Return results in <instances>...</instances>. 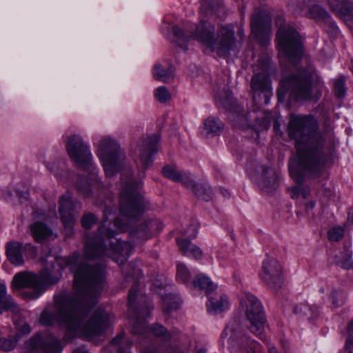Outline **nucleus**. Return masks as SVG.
<instances>
[{
    "mask_svg": "<svg viewBox=\"0 0 353 353\" xmlns=\"http://www.w3.org/2000/svg\"><path fill=\"white\" fill-rule=\"evenodd\" d=\"M112 210L107 208L103 212V221L99 228V234L88 239L84 249V260L79 263L80 254L74 252L65 259V265L74 273V293L63 292L54 296L53 303L42 311L39 323L51 326L57 323L68 332L81 334L89 341L103 335L111 324V315L103 309H97L83 325L90 309L99 301V296L105 283V268L101 264L92 265L90 261L103 255H110L107 249L108 241L110 250L122 254L126 243L114 236L115 230L108 227L109 216Z\"/></svg>",
    "mask_w": 353,
    "mask_h": 353,
    "instance_id": "f257e3e1",
    "label": "nucleus"
},
{
    "mask_svg": "<svg viewBox=\"0 0 353 353\" xmlns=\"http://www.w3.org/2000/svg\"><path fill=\"white\" fill-rule=\"evenodd\" d=\"M288 134L295 141L296 154L290 159L289 171L299 183L318 176L325 163V137L312 115L291 114Z\"/></svg>",
    "mask_w": 353,
    "mask_h": 353,
    "instance_id": "f03ea898",
    "label": "nucleus"
},
{
    "mask_svg": "<svg viewBox=\"0 0 353 353\" xmlns=\"http://www.w3.org/2000/svg\"><path fill=\"white\" fill-rule=\"evenodd\" d=\"M172 31L174 37L173 42L180 48L185 50L189 41L196 40L210 52H216L221 57L229 54L235 42L234 30L229 26H221L219 28L218 42L215 37V23L204 17H201L192 31H183L176 26L172 27Z\"/></svg>",
    "mask_w": 353,
    "mask_h": 353,
    "instance_id": "7ed1b4c3",
    "label": "nucleus"
},
{
    "mask_svg": "<svg viewBox=\"0 0 353 353\" xmlns=\"http://www.w3.org/2000/svg\"><path fill=\"white\" fill-rule=\"evenodd\" d=\"M323 83L312 68L296 74L283 77L277 90L279 101H283L286 94L296 101H317L321 96Z\"/></svg>",
    "mask_w": 353,
    "mask_h": 353,
    "instance_id": "20e7f679",
    "label": "nucleus"
},
{
    "mask_svg": "<svg viewBox=\"0 0 353 353\" xmlns=\"http://www.w3.org/2000/svg\"><path fill=\"white\" fill-rule=\"evenodd\" d=\"M66 150L71 159L78 168L88 170L89 179L79 176L76 187L84 196L88 197L94 187L100 188V181L97 176L95 168L92 165V154L89 146L79 134H71L66 140Z\"/></svg>",
    "mask_w": 353,
    "mask_h": 353,
    "instance_id": "39448f33",
    "label": "nucleus"
},
{
    "mask_svg": "<svg viewBox=\"0 0 353 353\" xmlns=\"http://www.w3.org/2000/svg\"><path fill=\"white\" fill-rule=\"evenodd\" d=\"M123 185L121 191L120 213L125 220L120 217L114 219V226L121 232L125 231L132 221L137 220L143 213L145 206L142 196L139 193L141 185L136 182L131 175L125 179L121 178Z\"/></svg>",
    "mask_w": 353,
    "mask_h": 353,
    "instance_id": "423d86ee",
    "label": "nucleus"
},
{
    "mask_svg": "<svg viewBox=\"0 0 353 353\" xmlns=\"http://www.w3.org/2000/svg\"><path fill=\"white\" fill-rule=\"evenodd\" d=\"M59 277L51 274L47 270L41 271L38 275L32 272H21L17 274L12 280L13 289L24 288L21 294L28 299H37L50 285L59 282Z\"/></svg>",
    "mask_w": 353,
    "mask_h": 353,
    "instance_id": "0eeeda50",
    "label": "nucleus"
},
{
    "mask_svg": "<svg viewBox=\"0 0 353 353\" xmlns=\"http://www.w3.org/2000/svg\"><path fill=\"white\" fill-rule=\"evenodd\" d=\"M276 40L279 54H282L292 65H296L303 54L302 40L298 32L289 25L280 24Z\"/></svg>",
    "mask_w": 353,
    "mask_h": 353,
    "instance_id": "6e6552de",
    "label": "nucleus"
},
{
    "mask_svg": "<svg viewBox=\"0 0 353 353\" xmlns=\"http://www.w3.org/2000/svg\"><path fill=\"white\" fill-rule=\"evenodd\" d=\"M241 330L239 319L230 321L221 334L223 345L231 353H260V345L246 335H240Z\"/></svg>",
    "mask_w": 353,
    "mask_h": 353,
    "instance_id": "1a4fd4ad",
    "label": "nucleus"
},
{
    "mask_svg": "<svg viewBox=\"0 0 353 353\" xmlns=\"http://www.w3.org/2000/svg\"><path fill=\"white\" fill-rule=\"evenodd\" d=\"M241 309L250 322L249 329L256 336L263 338L265 315L259 299L247 291H242L239 294Z\"/></svg>",
    "mask_w": 353,
    "mask_h": 353,
    "instance_id": "9d476101",
    "label": "nucleus"
},
{
    "mask_svg": "<svg viewBox=\"0 0 353 353\" xmlns=\"http://www.w3.org/2000/svg\"><path fill=\"white\" fill-rule=\"evenodd\" d=\"M98 156L107 176L116 174L124 165L125 154L118 143L110 137H103L98 143Z\"/></svg>",
    "mask_w": 353,
    "mask_h": 353,
    "instance_id": "9b49d317",
    "label": "nucleus"
},
{
    "mask_svg": "<svg viewBox=\"0 0 353 353\" xmlns=\"http://www.w3.org/2000/svg\"><path fill=\"white\" fill-rule=\"evenodd\" d=\"M323 0H289L288 6L295 13L307 16L316 21H325L331 16L326 9L318 3Z\"/></svg>",
    "mask_w": 353,
    "mask_h": 353,
    "instance_id": "f8f14e48",
    "label": "nucleus"
},
{
    "mask_svg": "<svg viewBox=\"0 0 353 353\" xmlns=\"http://www.w3.org/2000/svg\"><path fill=\"white\" fill-rule=\"evenodd\" d=\"M27 353H61L60 341L50 334L37 333L26 343Z\"/></svg>",
    "mask_w": 353,
    "mask_h": 353,
    "instance_id": "ddd939ff",
    "label": "nucleus"
},
{
    "mask_svg": "<svg viewBox=\"0 0 353 353\" xmlns=\"http://www.w3.org/2000/svg\"><path fill=\"white\" fill-rule=\"evenodd\" d=\"M250 26L254 39L263 46L268 45L271 35V20L268 14L256 10L251 17Z\"/></svg>",
    "mask_w": 353,
    "mask_h": 353,
    "instance_id": "4468645a",
    "label": "nucleus"
},
{
    "mask_svg": "<svg viewBox=\"0 0 353 353\" xmlns=\"http://www.w3.org/2000/svg\"><path fill=\"white\" fill-rule=\"evenodd\" d=\"M253 100L260 105H267L272 95L267 65H263L261 72L256 73L251 80Z\"/></svg>",
    "mask_w": 353,
    "mask_h": 353,
    "instance_id": "2eb2a0df",
    "label": "nucleus"
},
{
    "mask_svg": "<svg viewBox=\"0 0 353 353\" xmlns=\"http://www.w3.org/2000/svg\"><path fill=\"white\" fill-rule=\"evenodd\" d=\"M259 276L265 285L274 290L282 288L283 268L281 263L274 258H268L263 261Z\"/></svg>",
    "mask_w": 353,
    "mask_h": 353,
    "instance_id": "dca6fc26",
    "label": "nucleus"
},
{
    "mask_svg": "<svg viewBox=\"0 0 353 353\" xmlns=\"http://www.w3.org/2000/svg\"><path fill=\"white\" fill-rule=\"evenodd\" d=\"M6 252L8 261L14 265H23L24 256L34 258L37 254V250L31 243L23 244L22 242L10 241L6 245Z\"/></svg>",
    "mask_w": 353,
    "mask_h": 353,
    "instance_id": "f3484780",
    "label": "nucleus"
},
{
    "mask_svg": "<svg viewBox=\"0 0 353 353\" xmlns=\"http://www.w3.org/2000/svg\"><path fill=\"white\" fill-rule=\"evenodd\" d=\"M79 203H74L70 193L63 194L59 200V214L67 235H71L75 224V212L81 209Z\"/></svg>",
    "mask_w": 353,
    "mask_h": 353,
    "instance_id": "a211bd4d",
    "label": "nucleus"
},
{
    "mask_svg": "<svg viewBox=\"0 0 353 353\" xmlns=\"http://www.w3.org/2000/svg\"><path fill=\"white\" fill-rule=\"evenodd\" d=\"M159 140L160 138L157 134H152L146 139L139 140L135 150V154L139 159V163L143 172L151 165L153 161L152 155L158 150L157 145Z\"/></svg>",
    "mask_w": 353,
    "mask_h": 353,
    "instance_id": "6ab92c4d",
    "label": "nucleus"
},
{
    "mask_svg": "<svg viewBox=\"0 0 353 353\" xmlns=\"http://www.w3.org/2000/svg\"><path fill=\"white\" fill-rule=\"evenodd\" d=\"M256 172L255 182L263 191L272 192L277 189L279 177L273 168L261 165L256 168Z\"/></svg>",
    "mask_w": 353,
    "mask_h": 353,
    "instance_id": "aec40b11",
    "label": "nucleus"
},
{
    "mask_svg": "<svg viewBox=\"0 0 353 353\" xmlns=\"http://www.w3.org/2000/svg\"><path fill=\"white\" fill-rule=\"evenodd\" d=\"M332 12L353 30V1L351 0H326Z\"/></svg>",
    "mask_w": 353,
    "mask_h": 353,
    "instance_id": "412c9836",
    "label": "nucleus"
},
{
    "mask_svg": "<svg viewBox=\"0 0 353 353\" xmlns=\"http://www.w3.org/2000/svg\"><path fill=\"white\" fill-rule=\"evenodd\" d=\"M201 17L215 20L224 19L228 14L223 0H201Z\"/></svg>",
    "mask_w": 353,
    "mask_h": 353,
    "instance_id": "4be33fe9",
    "label": "nucleus"
},
{
    "mask_svg": "<svg viewBox=\"0 0 353 353\" xmlns=\"http://www.w3.org/2000/svg\"><path fill=\"white\" fill-rule=\"evenodd\" d=\"M163 223L159 220H149L140 224L135 230L130 232V235L133 241H145L153 233L163 229Z\"/></svg>",
    "mask_w": 353,
    "mask_h": 353,
    "instance_id": "5701e85b",
    "label": "nucleus"
},
{
    "mask_svg": "<svg viewBox=\"0 0 353 353\" xmlns=\"http://www.w3.org/2000/svg\"><path fill=\"white\" fill-rule=\"evenodd\" d=\"M161 172L165 178L174 182L181 183L185 187L192 184L191 174L179 172L175 165H166L162 168Z\"/></svg>",
    "mask_w": 353,
    "mask_h": 353,
    "instance_id": "b1692460",
    "label": "nucleus"
},
{
    "mask_svg": "<svg viewBox=\"0 0 353 353\" xmlns=\"http://www.w3.org/2000/svg\"><path fill=\"white\" fill-rule=\"evenodd\" d=\"M33 238L37 243H43L55 237L52 230L47 225L41 222H36L30 226Z\"/></svg>",
    "mask_w": 353,
    "mask_h": 353,
    "instance_id": "393cba45",
    "label": "nucleus"
},
{
    "mask_svg": "<svg viewBox=\"0 0 353 353\" xmlns=\"http://www.w3.org/2000/svg\"><path fill=\"white\" fill-rule=\"evenodd\" d=\"M177 245L181 253L189 257L199 260L203 255L201 249L187 239H176Z\"/></svg>",
    "mask_w": 353,
    "mask_h": 353,
    "instance_id": "a878e982",
    "label": "nucleus"
},
{
    "mask_svg": "<svg viewBox=\"0 0 353 353\" xmlns=\"http://www.w3.org/2000/svg\"><path fill=\"white\" fill-rule=\"evenodd\" d=\"M175 69L172 64L163 66L161 63H157L154 65L152 74L153 77L164 83H168L174 79Z\"/></svg>",
    "mask_w": 353,
    "mask_h": 353,
    "instance_id": "bb28decb",
    "label": "nucleus"
},
{
    "mask_svg": "<svg viewBox=\"0 0 353 353\" xmlns=\"http://www.w3.org/2000/svg\"><path fill=\"white\" fill-rule=\"evenodd\" d=\"M223 127V122L219 118L211 116L204 121L201 132L205 137H214L220 134Z\"/></svg>",
    "mask_w": 353,
    "mask_h": 353,
    "instance_id": "cd10ccee",
    "label": "nucleus"
},
{
    "mask_svg": "<svg viewBox=\"0 0 353 353\" xmlns=\"http://www.w3.org/2000/svg\"><path fill=\"white\" fill-rule=\"evenodd\" d=\"M215 99L216 103L226 110H232L234 105L232 94L225 85L218 87L215 90Z\"/></svg>",
    "mask_w": 353,
    "mask_h": 353,
    "instance_id": "c85d7f7f",
    "label": "nucleus"
},
{
    "mask_svg": "<svg viewBox=\"0 0 353 353\" xmlns=\"http://www.w3.org/2000/svg\"><path fill=\"white\" fill-rule=\"evenodd\" d=\"M230 303L226 296H221L219 299L210 297L207 303L208 311L210 313L217 314L229 308Z\"/></svg>",
    "mask_w": 353,
    "mask_h": 353,
    "instance_id": "c756f323",
    "label": "nucleus"
},
{
    "mask_svg": "<svg viewBox=\"0 0 353 353\" xmlns=\"http://www.w3.org/2000/svg\"><path fill=\"white\" fill-rule=\"evenodd\" d=\"M150 330L154 336L160 338L164 341L175 340L180 333V331L176 329H174L170 332L163 325L159 323L153 324L151 326Z\"/></svg>",
    "mask_w": 353,
    "mask_h": 353,
    "instance_id": "7c9ffc66",
    "label": "nucleus"
},
{
    "mask_svg": "<svg viewBox=\"0 0 353 353\" xmlns=\"http://www.w3.org/2000/svg\"><path fill=\"white\" fill-rule=\"evenodd\" d=\"M6 310L17 313L19 311V307L12 297L6 294V285L0 284V314Z\"/></svg>",
    "mask_w": 353,
    "mask_h": 353,
    "instance_id": "2f4dec72",
    "label": "nucleus"
},
{
    "mask_svg": "<svg viewBox=\"0 0 353 353\" xmlns=\"http://www.w3.org/2000/svg\"><path fill=\"white\" fill-rule=\"evenodd\" d=\"M188 188H192L195 196L200 199L208 201L212 196V188L208 184L195 183L192 179V184Z\"/></svg>",
    "mask_w": 353,
    "mask_h": 353,
    "instance_id": "473e14b6",
    "label": "nucleus"
},
{
    "mask_svg": "<svg viewBox=\"0 0 353 353\" xmlns=\"http://www.w3.org/2000/svg\"><path fill=\"white\" fill-rule=\"evenodd\" d=\"M352 252L349 250L340 252L334 256V263L343 269L349 270L353 267Z\"/></svg>",
    "mask_w": 353,
    "mask_h": 353,
    "instance_id": "72a5a7b5",
    "label": "nucleus"
},
{
    "mask_svg": "<svg viewBox=\"0 0 353 353\" xmlns=\"http://www.w3.org/2000/svg\"><path fill=\"white\" fill-rule=\"evenodd\" d=\"M195 288L210 292L215 290L216 285L210 281V278L203 274L197 275L192 281Z\"/></svg>",
    "mask_w": 353,
    "mask_h": 353,
    "instance_id": "f704fd0d",
    "label": "nucleus"
},
{
    "mask_svg": "<svg viewBox=\"0 0 353 353\" xmlns=\"http://www.w3.org/2000/svg\"><path fill=\"white\" fill-rule=\"evenodd\" d=\"M294 312L297 314L307 316L309 321H312L318 316L319 308L316 305L299 304L294 308Z\"/></svg>",
    "mask_w": 353,
    "mask_h": 353,
    "instance_id": "c9c22d12",
    "label": "nucleus"
},
{
    "mask_svg": "<svg viewBox=\"0 0 353 353\" xmlns=\"http://www.w3.org/2000/svg\"><path fill=\"white\" fill-rule=\"evenodd\" d=\"M21 335L19 333L15 334L14 336L0 338V350L4 352H10L12 350L19 341Z\"/></svg>",
    "mask_w": 353,
    "mask_h": 353,
    "instance_id": "e433bc0d",
    "label": "nucleus"
},
{
    "mask_svg": "<svg viewBox=\"0 0 353 353\" xmlns=\"http://www.w3.org/2000/svg\"><path fill=\"white\" fill-rule=\"evenodd\" d=\"M176 280L183 284H189L192 275L187 266L183 263L177 264Z\"/></svg>",
    "mask_w": 353,
    "mask_h": 353,
    "instance_id": "4c0bfd02",
    "label": "nucleus"
},
{
    "mask_svg": "<svg viewBox=\"0 0 353 353\" xmlns=\"http://www.w3.org/2000/svg\"><path fill=\"white\" fill-rule=\"evenodd\" d=\"M112 344L117 346L118 353H126L130 347L131 342L123 336H117L112 339Z\"/></svg>",
    "mask_w": 353,
    "mask_h": 353,
    "instance_id": "58836bf2",
    "label": "nucleus"
},
{
    "mask_svg": "<svg viewBox=\"0 0 353 353\" xmlns=\"http://www.w3.org/2000/svg\"><path fill=\"white\" fill-rule=\"evenodd\" d=\"M172 299V295H166L163 298V303L165 305V307H163V311L166 313H170L174 310H176L180 304V302L179 300H174Z\"/></svg>",
    "mask_w": 353,
    "mask_h": 353,
    "instance_id": "ea45409f",
    "label": "nucleus"
},
{
    "mask_svg": "<svg viewBox=\"0 0 353 353\" xmlns=\"http://www.w3.org/2000/svg\"><path fill=\"white\" fill-rule=\"evenodd\" d=\"M325 25V30L329 36L331 38L335 39L339 34V30L337 27L335 21L332 19V17L329 19L324 21Z\"/></svg>",
    "mask_w": 353,
    "mask_h": 353,
    "instance_id": "a19ab883",
    "label": "nucleus"
},
{
    "mask_svg": "<svg viewBox=\"0 0 353 353\" xmlns=\"http://www.w3.org/2000/svg\"><path fill=\"white\" fill-rule=\"evenodd\" d=\"M334 94L339 98H342L345 94V80L343 78H339L336 79L334 82Z\"/></svg>",
    "mask_w": 353,
    "mask_h": 353,
    "instance_id": "79ce46f5",
    "label": "nucleus"
},
{
    "mask_svg": "<svg viewBox=\"0 0 353 353\" xmlns=\"http://www.w3.org/2000/svg\"><path fill=\"white\" fill-rule=\"evenodd\" d=\"M328 238L332 241H339L344 235V230L341 227H334L328 231Z\"/></svg>",
    "mask_w": 353,
    "mask_h": 353,
    "instance_id": "37998d69",
    "label": "nucleus"
},
{
    "mask_svg": "<svg viewBox=\"0 0 353 353\" xmlns=\"http://www.w3.org/2000/svg\"><path fill=\"white\" fill-rule=\"evenodd\" d=\"M155 96L160 103H165L170 98V92L165 86L158 88L156 90Z\"/></svg>",
    "mask_w": 353,
    "mask_h": 353,
    "instance_id": "c03bdc74",
    "label": "nucleus"
},
{
    "mask_svg": "<svg viewBox=\"0 0 353 353\" xmlns=\"http://www.w3.org/2000/svg\"><path fill=\"white\" fill-rule=\"evenodd\" d=\"M46 167L50 172L58 176L60 171L65 168V163L61 160H56L52 163H48Z\"/></svg>",
    "mask_w": 353,
    "mask_h": 353,
    "instance_id": "a18cd8bd",
    "label": "nucleus"
},
{
    "mask_svg": "<svg viewBox=\"0 0 353 353\" xmlns=\"http://www.w3.org/2000/svg\"><path fill=\"white\" fill-rule=\"evenodd\" d=\"M97 218L92 213L85 214L81 219V225L85 229H90L97 222Z\"/></svg>",
    "mask_w": 353,
    "mask_h": 353,
    "instance_id": "49530a36",
    "label": "nucleus"
},
{
    "mask_svg": "<svg viewBox=\"0 0 353 353\" xmlns=\"http://www.w3.org/2000/svg\"><path fill=\"white\" fill-rule=\"evenodd\" d=\"M233 122L235 126L243 129H246L250 126V124L248 123L247 115L245 114L235 116L233 119Z\"/></svg>",
    "mask_w": 353,
    "mask_h": 353,
    "instance_id": "de8ad7c7",
    "label": "nucleus"
},
{
    "mask_svg": "<svg viewBox=\"0 0 353 353\" xmlns=\"http://www.w3.org/2000/svg\"><path fill=\"white\" fill-rule=\"evenodd\" d=\"M138 292V286L134 285L129 290L128 293V304L130 307H132L134 303Z\"/></svg>",
    "mask_w": 353,
    "mask_h": 353,
    "instance_id": "09e8293b",
    "label": "nucleus"
},
{
    "mask_svg": "<svg viewBox=\"0 0 353 353\" xmlns=\"http://www.w3.org/2000/svg\"><path fill=\"white\" fill-rule=\"evenodd\" d=\"M198 228L197 224H192L188 230L184 231V235H188V238L194 239L198 234Z\"/></svg>",
    "mask_w": 353,
    "mask_h": 353,
    "instance_id": "8fccbe9b",
    "label": "nucleus"
},
{
    "mask_svg": "<svg viewBox=\"0 0 353 353\" xmlns=\"http://www.w3.org/2000/svg\"><path fill=\"white\" fill-rule=\"evenodd\" d=\"M345 353H353V336L348 334L345 345Z\"/></svg>",
    "mask_w": 353,
    "mask_h": 353,
    "instance_id": "3c124183",
    "label": "nucleus"
},
{
    "mask_svg": "<svg viewBox=\"0 0 353 353\" xmlns=\"http://www.w3.org/2000/svg\"><path fill=\"white\" fill-rule=\"evenodd\" d=\"M290 196L292 199H297L301 195V185H296L289 189Z\"/></svg>",
    "mask_w": 353,
    "mask_h": 353,
    "instance_id": "603ef678",
    "label": "nucleus"
},
{
    "mask_svg": "<svg viewBox=\"0 0 353 353\" xmlns=\"http://www.w3.org/2000/svg\"><path fill=\"white\" fill-rule=\"evenodd\" d=\"M30 332H31V328H30V325L28 324H25L21 326L20 332H19V333L21 336V334H28L30 333Z\"/></svg>",
    "mask_w": 353,
    "mask_h": 353,
    "instance_id": "864d4df0",
    "label": "nucleus"
},
{
    "mask_svg": "<svg viewBox=\"0 0 353 353\" xmlns=\"http://www.w3.org/2000/svg\"><path fill=\"white\" fill-rule=\"evenodd\" d=\"M310 194V190L308 188L301 186V196L303 199H307Z\"/></svg>",
    "mask_w": 353,
    "mask_h": 353,
    "instance_id": "5fc2aeb1",
    "label": "nucleus"
},
{
    "mask_svg": "<svg viewBox=\"0 0 353 353\" xmlns=\"http://www.w3.org/2000/svg\"><path fill=\"white\" fill-rule=\"evenodd\" d=\"M315 201L311 200L309 202L305 203V209L307 212H309L310 211H312L314 207H315Z\"/></svg>",
    "mask_w": 353,
    "mask_h": 353,
    "instance_id": "6e6d98bb",
    "label": "nucleus"
},
{
    "mask_svg": "<svg viewBox=\"0 0 353 353\" xmlns=\"http://www.w3.org/2000/svg\"><path fill=\"white\" fill-rule=\"evenodd\" d=\"M17 194L20 199H26L28 198V193L26 192H19L17 190Z\"/></svg>",
    "mask_w": 353,
    "mask_h": 353,
    "instance_id": "4d7b16f0",
    "label": "nucleus"
},
{
    "mask_svg": "<svg viewBox=\"0 0 353 353\" xmlns=\"http://www.w3.org/2000/svg\"><path fill=\"white\" fill-rule=\"evenodd\" d=\"M348 334H353V319L350 322L347 326Z\"/></svg>",
    "mask_w": 353,
    "mask_h": 353,
    "instance_id": "13d9d810",
    "label": "nucleus"
},
{
    "mask_svg": "<svg viewBox=\"0 0 353 353\" xmlns=\"http://www.w3.org/2000/svg\"><path fill=\"white\" fill-rule=\"evenodd\" d=\"M268 353H279V352L275 346L268 344Z\"/></svg>",
    "mask_w": 353,
    "mask_h": 353,
    "instance_id": "bf43d9fd",
    "label": "nucleus"
},
{
    "mask_svg": "<svg viewBox=\"0 0 353 353\" xmlns=\"http://www.w3.org/2000/svg\"><path fill=\"white\" fill-rule=\"evenodd\" d=\"M237 35L241 38L243 39L245 37V32L243 29L241 27H239L237 30Z\"/></svg>",
    "mask_w": 353,
    "mask_h": 353,
    "instance_id": "052dcab7",
    "label": "nucleus"
},
{
    "mask_svg": "<svg viewBox=\"0 0 353 353\" xmlns=\"http://www.w3.org/2000/svg\"><path fill=\"white\" fill-rule=\"evenodd\" d=\"M336 292H332L331 296H330V298H331V299H332V303H333L334 305L337 306V303H336Z\"/></svg>",
    "mask_w": 353,
    "mask_h": 353,
    "instance_id": "680f3d73",
    "label": "nucleus"
},
{
    "mask_svg": "<svg viewBox=\"0 0 353 353\" xmlns=\"http://www.w3.org/2000/svg\"><path fill=\"white\" fill-rule=\"evenodd\" d=\"M73 353H88L87 351H85L83 348L80 347L75 350Z\"/></svg>",
    "mask_w": 353,
    "mask_h": 353,
    "instance_id": "e2e57ef3",
    "label": "nucleus"
},
{
    "mask_svg": "<svg viewBox=\"0 0 353 353\" xmlns=\"http://www.w3.org/2000/svg\"><path fill=\"white\" fill-rule=\"evenodd\" d=\"M223 194L224 196H229L230 193L227 190H225V192H223Z\"/></svg>",
    "mask_w": 353,
    "mask_h": 353,
    "instance_id": "0e129e2a",
    "label": "nucleus"
},
{
    "mask_svg": "<svg viewBox=\"0 0 353 353\" xmlns=\"http://www.w3.org/2000/svg\"><path fill=\"white\" fill-rule=\"evenodd\" d=\"M133 332H134V333H137V334H141V332H139V331L137 332V331L135 330V328H134V330H133Z\"/></svg>",
    "mask_w": 353,
    "mask_h": 353,
    "instance_id": "69168bd1",
    "label": "nucleus"
}]
</instances>
